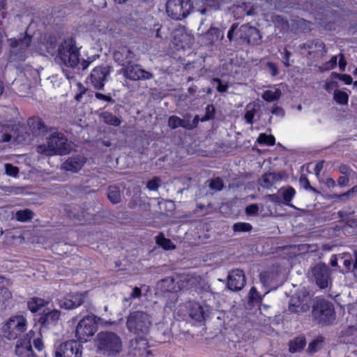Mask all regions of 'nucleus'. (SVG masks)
Segmentation results:
<instances>
[{"instance_id": "4c0bfd02", "label": "nucleus", "mask_w": 357, "mask_h": 357, "mask_svg": "<svg viewBox=\"0 0 357 357\" xmlns=\"http://www.w3.org/2000/svg\"><path fill=\"white\" fill-rule=\"evenodd\" d=\"M257 141L259 144L266 146H273L275 143V139L273 135H268L264 133H261Z\"/></svg>"}, {"instance_id": "37998d69", "label": "nucleus", "mask_w": 357, "mask_h": 357, "mask_svg": "<svg viewBox=\"0 0 357 357\" xmlns=\"http://www.w3.org/2000/svg\"><path fill=\"white\" fill-rule=\"evenodd\" d=\"M215 115V107L212 105H208L206 107V114L203 118L201 119V121H206L212 119Z\"/></svg>"}, {"instance_id": "79ce46f5", "label": "nucleus", "mask_w": 357, "mask_h": 357, "mask_svg": "<svg viewBox=\"0 0 357 357\" xmlns=\"http://www.w3.org/2000/svg\"><path fill=\"white\" fill-rule=\"evenodd\" d=\"M209 187L212 190H220L223 188V182L222 180L217 177L214 179L210 181Z\"/></svg>"}, {"instance_id": "473e14b6", "label": "nucleus", "mask_w": 357, "mask_h": 357, "mask_svg": "<svg viewBox=\"0 0 357 357\" xmlns=\"http://www.w3.org/2000/svg\"><path fill=\"white\" fill-rule=\"evenodd\" d=\"M256 112L257 109L255 105L249 104L247 105L244 119L248 124L252 125L253 123V119L255 116Z\"/></svg>"}, {"instance_id": "6e6d98bb", "label": "nucleus", "mask_w": 357, "mask_h": 357, "mask_svg": "<svg viewBox=\"0 0 357 357\" xmlns=\"http://www.w3.org/2000/svg\"><path fill=\"white\" fill-rule=\"evenodd\" d=\"M9 348L10 344L0 337V357H3V354Z\"/></svg>"}, {"instance_id": "20e7f679", "label": "nucleus", "mask_w": 357, "mask_h": 357, "mask_svg": "<svg viewBox=\"0 0 357 357\" xmlns=\"http://www.w3.org/2000/svg\"><path fill=\"white\" fill-rule=\"evenodd\" d=\"M71 149L65 135L60 132H54L47 138L46 144L38 145L37 151L46 155H65Z\"/></svg>"}, {"instance_id": "f8f14e48", "label": "nucleus", "mask_w": 357, "mask_h": 357, "mask_svg": "<svg viewBox=\"0 0 357 357\" xmlns=\"http://www.w3.org/2000/svg\"><path fill=\"white\" fill-rule=\"evenodd\" d=\"M119 73L122 74L126 78L134 81L150 79L153 77L151 73L141 68L139 65L132 63L122 68L119 70Z\"/></svg>"}, {"instance_id": "5fc2aeb1", "label": "nucleus", "mask_w": 357, "mask_h": 357, "mask_svg": "<svg viewBox=\"0 0 357 357\" xmlns=\"http://www.w3.org/2000/svg\"><path fill=\"white\" fill-rule=\"evenodd\" d=\"M271 113L280 117H282L284 115V109L281 107L278 106L277 105H274L272 107Z\"/></svg>"}, {"instance_id": "f257e3e1", "label": "nucleus", "mask_w": 357, "mask_h": 357, "mask_svg": "<svg viewBox=\"0 0 357 357\" xmlns=\"http://www.w3.org/2000/svg\"><path fill=\"white\" fill-rule=\"evenodd\" d=\"M151 326L150 316L142 311H134L128 317L126 326L128 330L139 337L130 341L129 355L130 357H153L148 349V342L144 336L146 335Z\"/></svg>"}, {"instance_id": "2f4dec72", "label": "nucleus", "mask_w": 357, "mask_h": 357, "mask_svg": "<svg viewBox=\"0 0 357 357\" xmlns=\"http://www.w3.org/2000/svg\"><path fill=\"white\" fill-rule=\"evenodd\" d=\"M108 199L114 204H117L121 200L120 190L118 187L110 186L107 192Z\"/></svg>"}, {"instance_id": "de8ad7c7", "label": "nucleus", "mask_w": 357, "mask_h": 357, "mask_svg": "<svg viewBox=\"0 0 357 357\" xmlns=\"http://www.w3.org/2000/svg\"><path fill=\"white\" fill-rule=\"evenodd\" d=\"M220 34V30L218 28L212 27L211 28L208 32L206 33L207 37L211 40H214L215 39H218Z\"/></svg>"}, {"instance_id": "cd10ccee", "label": "nucleus", "mask_w": 357, "mask_h": 357, "mask_svg": "<svg viewBox=\"0 0 357 357\" xmlns=\"http://www.w3.org/2000/svg\"><path fill=\"white\" fill-rule=\"evenodd\" d=\"M277 274L273 271H264L259 275L260 281L264 286L271 285L276 280Z\"/></svg>"}, {"instance_id": "dca6fc26", "label": "nucleus", "mask_w": 357, "mask_h": 357, "mask_svg": "<svg viewBox=\"0 0 357 357\" xmlns=\"http://www.w3.org/2000/svg\"><path fill=\"white\" fill-rule=\"evenodd\" d=\"M245 284V277L241 269H235L229 272L227 287L232 291H239Z\"/></svg>"}, {"instance_id": "4d7b16f0", "label": "nucleus", "mask_w": 357, "mask_h": 357, "mask_svg": "<svg viewBox=\"0 0 357 357\" xmlns=\"http://www.w3.org/2000/svg\"><path fill=\"white\" fill-rule=\"evenodd\" d=\"M77 88H78V91H79V93L76 94L75 96V99L77 101H79L82 97V95L84 93H85L86 89V88L80 83H78L77 84Z\"/></svg>"}, {"instance_id": "39448f33", "label": "nucleus", "mask_w": 357, "mask_h": 357, "mask_svg": "<svg viewBox=\"0 0 357 357\" xmlns=\"http://www.w3.org/2000/svg\"><path fill=\"white\" fill-rule=\"evenodd\" d=\"M312 314L319 324L326 326L333 324L336 318L333 304L321 297L313 300Z\"/></svg>"}, {"instance_id": "864d4df0", "label": "nucleus", "mask_w": 357, "mask_h": 357, "mask_svg": "<svg viewBox=\"0 0 357 357\" xmlns=\"http://www.w3.org/2000/svg\"><path fill=\"white\" fill-rule=\"evenodd\" d=\"M343 264L347 271L351 270V257L349 254H343L342 256Z\"/></svg>"}, {"instance_id": "393cba45", "label": "nucleus", "mask_w": 357, "mask_h": 357, "mask_svg": "<svg viewBox=\"0 0 357 357\" xmlns=\"http://www.w3.org/2000/svg\"><path fill=\"white\" fill-rule=\"evenodd\" d=\"M12 298L11 292L6 287H0V310L7 307Z\"/></svg>"}, {"instance_id": "7c9ffc66", "label": "nucleus", "mask_w": 357, "mask_h": 357, "mask_svg": "<svg viewBox=\"0 0 357 357\" xmlns=\"http://www.w3.org/2000/svg\"><path fill=\"white\" fill-rule=\"evenodd\" d=\"M28 123L33 132L41 133L46 130L44 123L39 118L30 119Z\"/></svg>"}, {"instance_id": "aec40b11", "label": "nucleus", "mask_w": 357, "mask_h": 357, "mask_svg": "<svg viewBox=\"0 0 357 357\" xmlns=\"http://www.w3.org/2000/svg\"><path fill=\"white\" fill-rule=\"evenodd\" d=\"M84 163V158L80 155H77L75 157L69 158L66 162H63L62 167L66 171L77 172L82 167Z\"/></svg>"}, {"instance_id": "c03bdc74", "label": "nucleus", "mask_w": 357, "mask_h": 357, "mask_svg": "<svg viewBox=\"0 0 357 357\" xmlns=\"http://www.w3.org/2000/svg\"><path fill=\"white\" fill-rule=\"evenodd\" d=\"M5 171L7 175L15 177L17 176L19 169L17 167L11 164L6 163L4 165Z\"/></svg>"}, {"instance_id": "c9c22d12", "label": "nucleus", "mask_w": 357, "mask_h": 357, "mask_svg": "<svg viewBox=\"0 0 357 357\" xmlns=\"http://www.w3.org/2000/svg\"><path fill=\"white\" fill-rule=\"evenodd\" d=\"M168 125L170 128L175 129L178 127L188 128V125L185 122L176 116H172L169 118Z\"/></svg>"}, {"instance_id": "4468645a", "label": "nucleus", "mask_w": 357, "mask_h": 357, "mask_svg": "<svg viewBox=\"0 0 357 357\" xmlns=\"http://www.w3.org/2000/svg\"><path fill=\"white\" fill-rule=\"evenodd\" d=\"M86 296V291L70 293L59 301L60 306L67 310L77 307L84 302Z\"/></svg>"}, {"instance_id": "49530a36", "label": "nucleus", "mask_w": 357, "mask_h": 357, "mask_svg": "<svg viewBox=\"0 0 357 357\" xmlns=\"http://www.w3.org/2000/svg\"><path fill=\"white\" fill-rule=\"evenodd\" d=\"M160 181L158 177H154L153 179L148 181L146 187L150 190H156L160 185Z\"/></svg>"}, {"instance_id": "f03ea898", "label": "nucleus", "mask_w": 357, "mask_h": 357, "mask_svg": "<svg viewBox=\"0 0 357 357\" xmlns=\"http://www.w3.org/2000/svg\"><path fill=\"white\" fill-rule=\"evenodd\" d=\"M33 37L26 33V36L20 40H10V61H24L32 50L39 52L40 54H49L54 56L58 54L56 40L54 37H50L46 42L38 43L34 48L31 45Z\"/></svg>"}, {"instance_id": "e433bc0d", "label": "nucleus", "mask_w": 357, "mask_h": 357, "mask_svg": "<svg viewBox=\"0 0 357 357\" xmlns=\"http://www.w3.org/2000/svg\"><path fill=\"white\" fill-rule=\"evenodd\" d=\"M33 213L29 209L20 210L16 212L15 217L17 220L26 222L33 218Z\"/></svg>"}, {"instance_id": "8fccbe9b", "label": "nucleus", "mask_w": 357, "mask_h": 357, "mask_svg": "<svg viewBox=\"0 0 357 357\" xmlns=\"http://www.w3.org/2000/svg\"><path fill=\"white\" fill-rule=\"evenodd\" d=\"M259 211V207L256 204H252L248 206L245 208L246 214L248 215H254L257 213Z\"/></svg>"}, {"instance_id": "680f3d73", "label": "nucleus", "mask_w": 357, "mask_h": 357, "mask_svg": "<svg viewBox=\"0 0 357 357\" xmlns=\"http://www.w3.org/2000/svg\"><path fill=\"white\" fill-rule=\"evenodd\" d=\"M355 192H357V185H355L351 190H348L347 192L337 195V197L342 199L344 197H347Z\"/></svg>"}, {"instance_id": "6e6552de", "label": "nucleus", "mask_w": 357, "mask_h": 357, "mask_svg": "<svg viewBox=\"0 0 357 357\" xmlns=\"http://www.w3.org/2000/svg\"><path fill=\"white\" fill-rule=\"evenodd\" d=\"M112 324L110 321H105L102 319L93 314L83 317L76 327V337L79 342H86L97 331L98 324Z\"/></svg>"}, {"instance_id": "423d86ee", "label": "nucleus", "mask_w": 357, "mask_h": 357, "mask_svg": "<svg viewBox=\"0 0 357 357\" xmlns=\"http://www.w3.org/2000/svg\"><path fill=\"white\" fill-rule=\"evenodd\" d=\"M96 343L98 350L103 354L115 356L122 351L121 340L116 333L112 332L98 333Z\"/></svg>"}, {"instance_id": "6ab92c4d", "label": "nucleus", "mask_w": 357, "mask_h": 357, "mask_svg": "<svg viewBox=\"0 0 357 357\" xmlns=\"http://www.w3.org/2000/svg\"><path fill=\"white\" fill-rule=\"evenodd\" d=\"M59 317L60 312L59 310L45 309L41 314L39 321L43 326L50 328L56 324Z\"/></svg>"}, {"instance_id": "9d476101", "label": "nucleus", "mask_w": 357, "mask_h": 357, "mask_svg": "<svg viewBox=\"0 0 357 357\" xmlns=\"http://www.w3.org/2000/svg\"><path fill=\"white\" fill-rule=\"evenodd\" d=\"M310 271L316 284L320 289L328 287L331 280V271L327 265L323 263H318L311 267Z\"/></svg>"}, {"instance_id": "69168bd1", "label": "nucleus", "mask_w": 357, "mask_h": 357, "mask_svg": "<svg viewBox=\"0 0 357 357\" xmlns=\"http://www.w3.org/2000/svg\"><path fill=\"white\" fill-rule=\"evenodd\" d=\"M141 296V289L139 287H135L130 294V298H137Z\"/></svg>"}, {"instance_id": "0e129e2a", "label": "nucleus", "mask_w": 357, "mask_h": 357, "mask_svg": "<svg viewBox=\"0 0 357 357\" xmlns=\"http://www.w3.org/2000/svg\"><path fill=\"white\" fill-rule=\"evenodd\" d=\"M338 66H339L340 70L344 71L345 70V68L347 66V61H346L343 54H340V56Z\"/></svg>"}, {"instance_id": "774afa93", "label": "nucleus", "mask_w": 357, "mask_h": 357, "mask_svg": "<svg viewBox=\"0 0 357 357\" xmlns=\"http://www.w3.org/2000/svg\"><path fill=\"white\" fill-rule=\"evenodd\" d=\"M338 184L340 186H344L347 185L349 182V178L346 176H341L339 177L337 180Z\"/></svg>"}, {"instance_id": "58836bf2", "label": "nucleus", "mask_w": 357, "mask_h": 357, "mask_svg": "<svg viewBox=\"0 0 357 357\" xmlns=\"http://www.w3.org/2000/svg\"><path fill=\"white\" fill-rule=\"evenodd\" d=\"M301 304V301L298 297L292 296L289 301V310L292 312H299L303 308Z\"/></svg>"}, {"instance_id": "a211bd4d", "label": "nucleus", "mask_w": 357, "mask_h": 357, "mask_svg": "<svg viewBox=\"0 0 357 357\" xmlns=\"http://www.w3.org/2000/svg\"><path fill=\"white\" fill-rule=\"evenodd\" d=\"M35 335V332L30 331L27 334L28 340H18L15 346V354L17 357H35L33 354L31 339Z\"/></svg>"}, {"instance_id": "72a5a7b5", "label": "nucleus", "mask_w": 357, "mask_h": 357, "mask_svg": "<svg viewBox=\"0 0 357 357\" xmlns=\"http://www.w3.org/2000/svg\"><path fill=\"white\" fill-rule=\"evenodd\" d=\"M333 98L335 102L340 105H347L349 95L344 91L335 90L333 94Z\"/></svg>"}, {"instance_id": "0eeeda50", "label": "nucleus", "mask_w": 357, "mask_h": 357, "mask_svg": "<svg viewBox=\"0 0 357 357\" xmlns=\"http://www.w3.org/2000/svg\"><path fill=\"white\" fill-rule=\"evenodd\" d=\"M57 57L67 67L75 68L79 63V51L73 38L66 39L58 47Z\"/></svg>"}, {"instance_id": "a878e982", "label": "nucleus", "mask_w": 357, "mask_h": 357, "mask_svg": "<svg viewBox=\"0 0 357 357\" xmlns=\"http://www.w3.org/2000/svg\"><path fill=\"white\" fill-rule=\"evenodd\" d=\"M195 282L196 278L192 275L188 274L181 276L177 284H178V289H183L192 287Z\"/></svg>"}, {"instance_id": "ddd939ff", "label": "nucleus", "mask_w": 357, "mask_h": 357, "mask_svg": "<svg viewBox=\"0 0 357 357\" xmlns=\"http://www.w3.org/2000/svg\"><path fill=\"white\" fill-rule=\"evenodd\" d=\"M109 73V66H100L94 68L90 75V81L93 86L96 89H102Z\"/></svg>"}, {"instance_id": "603ef678", "label": "nucleus", "mask_w": 357, "mask_h": 357, "mask_svg": "<svg viewBox=\"0 0 357 357\" xmlns=\"http://www.w3.org/2000/svg\"><path fill=\"white\" fill-rule=\"evenodd\" d=\"M249 298L251 301H259L261 300L260 296L258 294L257 289L255 287H252L250 293Z\"/></svg>"}, {"instance_id": "5701e85b", "label": "nucleus", "mask_w": 357, "mask_h": 357, "mask_svg": "<svg viewBox=\"0 0 357 357\" xmlns=\"http://www.w3.org/2000/svg\"><path fill=\"white\" fill-rule=\"evenodd\" d=\"M305 338L303 336H298L289 342V351L296 353L301 351L305 346Z\"/></svg>"}, {"instance_id": "e2e57ef3", "label": "nucleus", "mask_w": 357, "mask_h": 357, "mask_svg": "<svg viewBox=\"0 0 357 357\" xmlns=\"http://www.w3.org/2000/svg\"><path fill=\"white\" fill-rule=\"evenodd\" d=\"M95 96L98 100H102L105 102H112V98L109 96H106L100 93H96Z\"/></svg>"}, {"instance_id": "bb28decb", "label": "nucleus", "mask_w": 357, "mask_h": 357, "mask_svg": "<svg viewBox=\"0 0 357 357\" xmlns=\"http://www.w3.org/2000/svg\"><path fill=\"white\" fill-rule=\"evenodd\" d=\"M100 119L104 123L114 126H118L121 124V120L112 113L109 112H103L100 114Z\"/></svg>"}, {"instance_id": "c756f323", "label": "nucleus", "mask_w": 357, "mask_h": 357, "mask_svg": "<svg viewBox=\"0 0 357 357\" xmlns=\"http://www.w3.org/2000/svg\"><path fill=\"white\" fill-rule=\"evenodd\" d=\"M47 303L43 299L33 297L31 298L27 303L28 308L31 312H38L40 307L45 306Z\"/></svg>"}, {"instance_id": "09e8293b", "label": "nucleus", "mask_w": 357, "mask_h": 357, "mask_svg": "<svg viewBox=\"0 0 357 357\" xmlns=\"http://www.w3.org/2000/svg\"><path fill=\"white\" fill-rule=\"evenodd\" d=\"M213 82L217 83V90L220 92H226L228 89V84L227 83H223L219 78L213 79Z\"/></svg>"}, {"instance_id": "c85d7f7f", "label": "nucleus", "mask_w": 357, "mask_h": 357, "mask_svg": "<svg viewBox=\"0 0 357 357\" xmlns=\"http://www.w3.org/2000/svg\"><path fill=\"white\" fill-rule=\"evenodd\" d=\"M156 243L163 249L169 250L175 249V245L169 238H166L163 234L160 233L155 237Z\"/></svg>"}, {"instance_id": "a18cd8bd", "label": "nucleus", "mask_w": 357, "mask_h": 357, "mask_svg": "<svg viewBox=\"0 0 357 357\" xmlns=\"http://www.w3.org/2000/svg\"><path fill=\"white\" fill-rule=\"evenodd\" d=\"M332 75L335 78H337L340 80L344 82L346 84H351L352 83V77L349 75L347 74H339L337 73H333Z\"/></svg>"}, {"instance_id": "338daca9", "label": "nucleus", "mask_w": 357, "mask_h": 357, "mask_svg": "<svg viewBox=\"0 0 357 357\" xmlns=\"http://www.w3.org/2000/svg\"><path fill=\"white\" fill-rule=\"evenodd\" d=\"M300 183L301 185H303L305 188L307 189V188H310V189H312V187H310V183L308 181V180L307 179V178L304 176H301V178H300Z\"/></svg>"}, {"instance_id": "2eb2a0df", "label": "nucleus", "mask_w": 357, "mask_h": 357, "mask_svg": "<svg viewBox=\"0 0 357 357\" xmlns=\"http://www.w3.org/2000/svg\"><path fill=\"white\" fill-rule=\"evenodd\" d=\"M114 59L119 66L125 67L135 61V54L127 46L119 47L114 52Z\"/></svg>"}, {"instance_id": "a19ab883", "label": "nucleus", "mask_w": 357, "mask_h": 357, "mask_svg": "<svg viewBox=\"0 0 357 357\" xmlns=\"http://www.w3.org/2000/svg\"><path fill=\"white\" fill-rule=\"evenodd\" d=\"M252 228V225L247 222H237L233 225V230L234 232L250 231Z\"/></svg>"}, {"instance_id": "bf43d9fd", "label": "nucleus", "mask_w": 357, "mask_h": 357, "mask_svg": "<svg viewBox=\"0 0 357 357\" xmlns=\"http://www.w3.org/2000/svg\"><path fill=\"white\" fill-rule=\"evenodd\" d=\"M33 346L36 349H37L38 351H41L43 349V342L41 340L40 338L36 337L33 340Z\"/></svg>"}, {"instance_id": "4be33fe9", "label": "nucleus", "mask_w": 357, "mask_h": 357, "mask_svg": "<svg viewBox=\"0 0 357 357\" xmlns=\"http://www.w3.org/2000/svg\"><path fill=\"white\" fill-rule=\"evenodd\" d=\"M282 96L280 89L274 88L273 89L266 90L263 92L261 98L266 102H273L278 100Z\"/></svg>"}, {"instance_id": "f704fd0d", "label": "nucleus", "mask_w": 357, "mask_h": 357, "mask_svg": "<svg viewBox=\"0 0 357 357\" xmlns=\"http://www.w3.org/2000/svg\"><path fill=\"white\" fill-rule=\"evenodd\" d=\"M174 278H167L160 280L158 283V287L162 289L164 291H171L174 290Z\"/></svg>"}, {"instance_id": "b1692460", "label": "nucleus", "mask_w": 357, "mask_h": 357, "mask_svg": "<svg viewBox=\"0 0 357 357\" xmlns=\"http://www.w3.org/2000/svg\"><path fill=\"white\" fill-rule=\"evenodd\" d=\"M279 193L282 195L284 200V204L285 205L295 208L292 204H290L296 194V190L292 187L289 186L286 188H281L279 190Z\"/></svg>"}, {"instance_id": "412c9836", "label": "nucleus", "mask_w": 357, "mask_h": 357, "mask_svg": "<svg viewBox=\"0 0 357 357\" xmlns=\"http://www.w3.org/2000/svg\"><path fill=\"white\" fill-rule=\"evenodd\" d=\"M187 307L189 310V316L192 319L197 321H202L204 319L205 312L204 307L195 301H189L187 303Z\"/></svg>"}, {"instance_id": "3c124183", "label": "nucleus", "mask_w": 357, "mask_h": 357, "mask_svg": "<svg viewBox=\"0 0 357 357\" xmlns=\"http://www.w3.org/2000/svg\"><path fill=\"white\" fill-rule=\"evenodd\" d=\"M321 340L319 339H316L313 340L310 344H309V351L310 353H314L317 351L318 347L321 345Z\"/></svg>"}, {"instance_id": "7ed1b4c3", "label": "nucleus", "mask_w": 357, "mask_h": 357, "mask_svg": "<svg viewBox=\"0 0 357 357\" xmlns=\"http://www.w3.org/2000/svg\"><path fill=\"white\" fill-rule=\"evenodd\" d=\"M212 0H195V6L190 0H168L166 3L167 15L173 20H181L195 10L204 15L211 8Z\"/></svg>"}, {"instance_id": "f3484780", "label": "nucleus", "mask_w": 357, "mask_h": 357, "mask_svg": "<svg viewBox=\"0 0 357 357\" xmlns=\"http://www.w3.org/2000/svg\"><path fill=\"white\" fill-rule=\"evenodd\" d=\"M240 37L249 44L257 45L261 36L258 29L248 24H243L239 29Z\"/></svg>"}, {"instance_id": "9b49d317", "label": "nucleus", "mask_w": 357, "mask_h": 357, "mask_svg": "<svg viewBox=\"0 0 357 357\" xmlns=\"http://www.w3.org/2000/svg\"><path fill=\"white\" fill-rule=\"evenodd\" d=\"M55 355L56 357H82V346L79 341L68 340L56 347Z\"/></svg>"}, {"instance_id": "1a4fd4ad", "label": "nucleus", "mask_w": 357, "mask_h": 357, "mask_svg": "<svg viewBox=\"0 0 357 357\" xmlns=\"http://www.w3.org/2000/svg\"><path fill=\"white\" fill-rule=\"evenodd\" d=\"M27 321L24 317H12L2 327L3 336L8 340H15L26 330Z\"/></svg>"}, {"instance_id": "ea45409f", "label": "nucleus", "mask_w": 357, "mask_h": 357, "mask_svg": "<svg viewBox=\"0 0 357 357\" xmlns=\"http://www.w3.org/2000/svg\"><path fill=\"white\" fill-rule=\"evenodd\" d=\"M337 56H333L328 61L323 63L321 66H319V70L323 72L333 69L337 66Z\"/></svg>"}, {"instance_id": "13d9d810", "label": "nucleus", "mask_w": 357, "mask_h": 357, "mask_svg": "<svg viewBox=\"0 0 357 357\" xmlns=\"http://www.w3.org/2000/svg\"><path fill=\"white\" fill-rule=\"evenodd\" d=\"M273 178V176L271 174H265L262 178V183L261 185L265 188H268L271 185V181H270V178Z\"/></svg>"}, {"instance_id": "052dcab7", "label": "nucleus", "mask_w": 357, "mask_h": 357, "mask_svg": "<svg viewBox=\"0 0 357 357\" xmlns=\"http://www.w3.org/2000/svg\"><path fill=\"white\" fill-rule=\"evenodd\" d=\"M267 66L271 72V74L273 75V76H276L278 75V68L277 66H275V63H271V62H268L267 63Z\"/></svg>"}]
</instances>
